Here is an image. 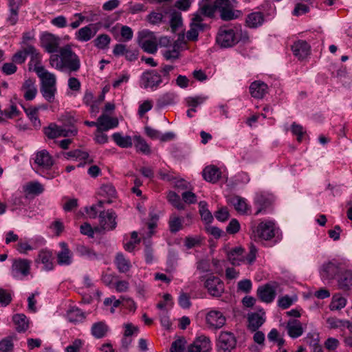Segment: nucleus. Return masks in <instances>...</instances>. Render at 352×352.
I'll use <instances>...</instances> for the list:
<instances>
[{
	"instance_id": "obj_12",
	"label": "nucleus",
	"mask_w": 352,
	"mask_h": 352,
	"mask_svg": "<svg viewBox=\"0 0 352 352\" xmlns=\"http://www.w3.org/2000/svg\"><path fill=\"white\" fill-rule=\"evenodd\" d=\"M100 230H113L116 228L117 215L113 210H104L98 216Z\"/></svg>"
},
{
	"instance_id": "obj_11",
	"label": "nucleus",
	"mask_w": 352,
	"mask_h": 352,
	"mask_svg": "<svg viewBox=\"0 0 352 352\" xmlns=\"http://www.w3.org/2000/svg\"><path fill=\"white\" fill-rule=\"evenodd\" d=\"M28 56L31 57V61L34 63V66L38 65L40 55L32 45H28L23 50L16 52L13 56L12 60L16 63L21 64L25 60Z\"/></svg>"
},
{
	"instance_id": "obj_63",
	"label": "nucleus",
	"mask_w": 352,
	"mask_h": 352,
	"mask_svg": "<svg viewBox=\"0 0 352 352\" xmlns=\"http://www.w3.org/2000/svg\"><path fill=\"white\" fill-rule=\"evenodd\" d=\"M75 153V159L76 160H82L85 161V163H91L93 160L90 159L88 153L85 151H82L81 150H74Z\"/></svg>"
},
{
	"instance_id": "obj_26",
	"label": "nucleus",
	"mask_w": 352,
	"mask_h": 352,
	"mask_svg": "<svg viewBox=\"0 0 352 352\" xmlns=\"http://www.w3.org/2000/svg\"><path fill=\"white\" fill-rule=\"evenodd\" d=\"M23 92V97L26 100H33L37 94V88L35 79H26L21 88Z\"/></svg>"
},
{
	"instance_id": "obj_18",
	"label": "nucleus",
	"mask_w": 352,
	"mask_h": 352,
	"mask_svg": "<svg viewBox=\"0 0 352 352\" xmlns=\"http://www.w3.org/2000/svg\"><path fill=\"white\" fill-rule=\"evenodd\" d=\"M210 350V340L204 336L197 338L188 348V352H209Z\"/></svg>"
},
{
	"instance_id": "obj_40",
	"label": "nucleus",
	"mask_w": 352,
	"mask_h": 352,
	"mask_svg": "<svg viewBox=\"0 0 352 352\" xmlns=\"http://www.w3.org/2000/svg\"><path fill=\"white\" fill-rule=\"evenodd\" d=\"M346 305V299L339 294H334L329 305L331 311H338L344 308Z\"/></svg>"
},
{
	"instance_id": "obj_21",
	"label": "nucleus",
	"mask_w": 352,
	"mask_h": 352,
	"mask_svg": "<svg viewBox=\"0 0 352 352\" xmlns=\"http://www.w3.org/2000/svg\"><path fill=\"white\" fill-rule=\"evenodd\" d=\"M286 330L289 337L297 338L301 336L304 333L305 327L297 319H290L286 324Z\"/></svg>"
},
{
	"instance_id": "obj_5",
	"label": "nucleus",
	"mask_w": 352,
	"mask_h": 352,
	"mask_svg": "<svg viewBox=\"0 0 352 352\" xmlns=\"http://www.w3.org/2000/svg\"><path fill=\"white\" fill-rule=\"evenodd\" d=\"M252 233L255 240H270L275 235L274 223L272 221L261 222L252 228Z\"/></svg>"
},
{
	"instance_id": "obj_43",
	"label": "nucleus",
	"mask_w": 352,
	"mask_h": 352,
	"mask_svg": "<svg viewBox=\"0 0 352 352\" xmlns=\"http://www.w3.org/2000/svg\"><path fill=\"white\" fill-rule=\"evenodd\" d=\"M108 331L107 325L103 322L94 323L91 327V333L96 338L104 337Z\"/></svg>"
},
{
	"instance_id": "obj_38",
	"label": "nucleus",
	"mask_w": 352,
	"mask_h": 352,
	"mask_svg": "<svg viewBox=\"0 0 352 352\" xmlns=\"http://www.w3.org/2000/svg\"><path fill=\"white\" fill-rule=\"evenodd\" d=\"M12 320L16 326V329L19 332L25 331L28 328V320L27 317L23 314H17L13 316Z\"/></svg>"
},
{
	"instance_id": "obj_3",
	"label": "nucleus",
	"mask_w": 352,
	"mask_h": 352,
	"mask_svg": "<svg viewBox=\"0 0 352 352\" xmlns=\"http://www.w3.org/2000/svg\"><path fill=\"white\" fill-rule=\"evenodd\" d=\"M63 58V69H67L71 72H76L80 67V60L78 55L72 51L69 45L64 46L59 50Z\"/></svg>"
},
{
	"instance_id": "obj_57",
	"label": "nucleus",
	"mask_w": 352,
	"mask_h": 352,
	"mask_svg": "<svg viewBox=\"0 0 352 352\" xmlns=\"http://www.w3.org/2000/svg\"><path fill=\"white\" fill-rule=\"evenodd\" d=\"M309 7L307 4L298 2L296 3L294 8L292 11V14L296 16H299L302 14L309 12Z\"/></svg>"
},
{
	"instance_id": "obj_61",
	"label": "nucleus",
	"mask_w": 352,
	"mask_h": 352,
	"mask_svg": "<svg viewBox=\"0 0 352 352\" xmlns=\"http://www.w3.org/2000/svg\"><path fill=\"white\" fill-rule=\"evenodd\" d=\"M103 130H101L100 128L96 129L95 132L94 140L98 144H105L108 142V136L107 135L102 133Z\"/></svg>"
},
{
	"instance_id": "obj_62",
	"label": "nucleus",
	"mask_w": 352,
	"mask_h": 352,
	"mask_svg": "<svg viewBox=\"0 0 352 352\" xmlns=\"http://www.w3.org/2000/svg\"><path fill=\"white\" fill-rule=\"evenodd\" d=\"M120 34L124 41H129L132 39L133 32L132 29L126 25H122L120 30Z\"/></svg>"
},
{
	"instance_id": "obj_56",
	"label": "nucleus",
	"mask_w": 352,
	"mask_h": 352,
	"mask_svg": "<svg viewBox=\"0 0 352 352\" xmlns=\"http://www.w3.org/2000/svg\"><path fill=\"white\" fill-rule=\"evenodd\" d=\"M80 232L82 234L87 235L89 237H91V238L94 237V234L95 232H97L100 231V227H96L94 228H92L91 225L88 223H84L83 224H82L80 226Z\"/></svg>"
},
{
	"instance_id": "obj_2",
	"label": "nucleus",
	"mask_w": 352,
	"mask_h": 352,
	"mask_svg": "<svg viewBox=\"0 0 352 352\" xmlns=\"http://www.w3.org/2000/svg\"><path fill=\"white\" fill-rule=\"evenodd\" d=\"M257 248L251 245L248 254L245 256V250L241 246L230 249L227 253V258L232 265H240L242 263L252 265L256 260Z\"/></svg>"
},
{
	"instance_id": "obj_27",
	"label": "nucleus",
	"mask_w": 352,
	"mask_h": 352,
	"mask_svg": "<svg viewBox=\"0 0 352 352\" xmlns=\"http://www.w3.org/2000/svg\"><path fill=\"white\" fill-rule=\"evenodd\" d=\"M257 295L261 301L269 303L275 298L276 289L272 285L266 284L258 288Z\"/></svg>"
},
{
	"instance_id": "obj_37",
	"label": "nucleus",
	"mask_w": 352,
	"mask_h": 352,
	"mask_svg": "<svg viewBox=\"0 0 352 352\" xmlns=\"http://www.w3.org/2000/svg\"><path fill=\"white\" fill-rule=\"evenodd\" d=\"M112 138L116 144L121 148H129L133 145L132 138L129 135H122L120 133H115Z\"/></svg>"
},
{
	"instance_id": "obj_6",
	"label": "nucleus",
	"mask_w": 352,
	"mask_h": 352,
	"mask_svg": "<svg viewBox=\"0 0 352 352\" xmlns=\"http://www.w3.org/2000/svg\"><path fill=\"white\" fill-rule=\"evenodd\" d=\"M44 133L50 139H54L58 137H70L75 136L78 133V130L74 126L69 129L65 126H58L55 124H50L44 129Z\"/></svg>"
},
{
	"instance_id": "obj_60",
	"label": "nucleus",
	"mask_w": 352,
	"mask_h": 352,
	"mask_svg": "<svg viewBox=\"0 0 352 352\" xmlns=\"http://www.w3.org/2000/svg\"><path fill=\"white\" fill-rule=\"evenodd\" d=\"M292 132L294 135H297V140L298 142L302 141V135L305 133V131L303 129V127L294 122L291 126Z\"/></svg>"
},
{
	"instance_id": "obj_19",
	"label": "nucleus",
	"mask_w": 352,
	"mask_h": 352,
	"mask_svg": "<svg viewBox=\"0 0 352 352\" xmlns=\"http://www.w3.org/2000/svg\"><path fill=\"white\" fill-rule=\"evenodd\" d=\"M34 164L43 169H50L54 164L52 157L46 150L38 151L34 158Z\"/></svg>"
},
{
	"instance_id": "obj_48",
	"label": "nucleus",
	"mask_w": 352,
	"mask_h": 352,
	"mask_svg": "<svg viewBox=\"0 0 352 352\" xmlns=\"http://www.w3.org/2000/svg\"><path fill=\"white\" fill-rule=\"evenodd\" d=\"M135 146L138 151L145 155H149L151 152L149 145L140 136H135Z\"/></svg>"
},
{
	"instance_id": "obj_9",
	"label": "nucleus",
	"mask_w": 352,
	"mask_h": 352,
	"mask_svg": "<svg viewBox=\"0 0 352 352\" xmlns=\"http://www.w3.org/2000/svg\"><path fill=\"white\" fill-rule=\"evenodd\" d=\"M217 43L223 47H230L239 42L238 32L233 29H221L217 36Z\"/></svg>"
},
{
	"instance_id": "obj_23",
	"label": "nucleus",
	"mask_w": 352,
	"mask_h": 352,
	"mask_svg": "<svg viewBox=\"0 0 352 352\" xmlns=\"http://www.w3.org/2000/svg\"><path fill=\"white\" fill-rule=\"evenodd\" d=\"M203 19L199 14H196L192 19L190 29L186 33V37L188 40L195 41L198 37L199 30L203 29L204 25L201 23Z\"/></svg>"
},
{
	"instance_id": "obj_20",
	"label": "nucleus",
	"mask_w": 352,
	"mask_h": 352,
	"mask_svg": "<svg viewBox=\"0 0 352 352\" xmlns=\"http://www.w3.org/2000/svg\"><path fill=\"white\" fill-rule=\"evenodd\" d=\"M264 22V14L259 11H255L248 14L245 20V26L251 29H256L261 27Z\"/></svg>"
},
{
	"instance_id": "obj_34",
	"label": "nucleus",
	"mask_w": 352,
	"mask_h": 352,
	"mask_svg": "<svg viewBox=\"0 0 352 352\" xmlns=\"http://www.w3.org/2000/svg\"><path fill=\"white\" fill-rule=\"evenodd\" d=\"M271 204L272 199L270 197L263 193L257 194L254 199V204L257 207V210L255 212V214L257 215L259 213L262 212L267 208H268L271 205Z\"/></svg>"
},
{
	"instance_id": "obj_32",
	"label": "nucleus",
	"mask_w": 352,
	"mask_h": 352,
	"mask_svg": "<svg viewBox=\"0 0 352 352\" xmlns=\"http://www.w3.org/2000/svg\"><path fill=\"white\" fill-rule=\"evenodd\" d=\"M114 263L118 272L120 273L128 272L132 267L129 259L126 258L121 252L116 254Z\"/></svg>"
},
{
	"instance_id": "obj_22",
	"label": "nucleus",
	"mask_w": 352,
	"mask_h": 352,
	"mask_svg": "<svg viewBox=\"0 0 352 352\" xmlns=\"http://www.w3.org/2000/svg\"><path fill=\"white\" fill-rule=\"evenodd\" d=\"M340 272L339 263L336 261H329L322 265L321 275L324 279L332 280Z\"/></svg>"
},
{
	"instance_id": "obj_25",
	"label": "nucleus",
	"mask_w": 352,
	"mask_h": 352,
	"mask_svg": "<svg viewBox=\"0 0 352 352\" xmlns=\"http://www.w3.org/2000/svg\"><path fill=\"white\" fill-rule=\"evenodd\" d=\"M292 50L296 57L299 60H303L309 56L310 46L306 41L299 40L293 44Z\"/></svg>"
},
{
	"instance_id": "obj_31",
	"label": "nucleus",
	"mask_w": 352,
	"mask_h": 352,
	"mask_svg": "<svg viewBox=\"0 0 352 352\" xmlns=\"http://www.w3.org/2000/svg\"><path fill=\"white\" fill-rule=\"evenodd\" d=\"M98 124L101 130L108 131L118 126V120L103 113L98 118Z\"/></svg>"
},
{
	"instance_id": "obj_14",
	"label": "nucleus",
	"mask_w": 352,
	"mask_h": 352,
	"mask_svg": "<svg viewBox=\"0 0 352 352\" xmlns=\"http://www.w3.org/2000/svg\"><path fill=\"white\" fill-rule=\"evenodd\" d=\"M34 71L41 79V87H56V78L54 74L49 72L39 65H35Z\"/></svg>"
},
{
	"instance_id": "obj_7",
	"label": "nucleus",
	"mask_w": 352,
	"mask_h": 352,
	"mask_svg": "<svg viewBox=\"0 0 352 352\" xmlns=\"http://www.w3.org/2000/svg\"><path fill=\"white\" fill-rule=\"evenodd\" d=\"M139 44L147 53L155 54L157 50V40L151 32L142 31L140 33Z\"/></svg>"
},
{
	"instance_id": "obj_44",
	"label": "nucleus",
	"mask_w": 352,
	"mask_h": 352,
	"mask_svg": "<svg viewBox=\"0 0 352 352\" xmlns=\"http://www.w3.org/2000/svg\"><path fill=\"white\" fill-rule=\"evenodd\" d=\"M24 190L29 195H38L44 191V187L38 182H32L24 186Z\"/></svg>"
},
{
	"instance_id": "obj_58",
	"label": "nucleus",
	"mask_w": 352,
	"mask_h": 352,
	"mask_svg": "<svg viewBox=\"0 0 352 352\" xmlns=\"http://www.w3.org/2000/svg\"><path fill=\"white\" fill-rule=\"evenodd\" d=\"M50 64L52 67L55 69L63 71V58L60 55L53 54L50 58Z\"/></svg>"
},
{
	"instance_id": "obj_8",
	"label": "nucleus",
	"mask_w": 352,
	"mask_h": 352,
	"mask_svg": "<svg viewBox=\"0 0 352 352\" xmlns=\"http://www.w3.org/2000/svg\"><path fill=\"white\" fill-rule=\"evenodd\" d=\"M236 345V338L230 331H221L219 333L217 347L219 352H231Z\"/></svg>"
},
{
	"instance_id": "obj_46",
	"label": "nucleus",
	"mask_w": 352,
	"mask_h": 352,
	"mask_svg": "<svg viewBox=\"0 0 352 352\" xmlns=\"http://www.w3.org/2000/svg\"><path fill=\"white\" fill-rule=\"evenodd\" d=\"M168 202L177 210H184L185 205L182 201L180 197L175 192L170 191L167 195Z\"/></svg>"
},
{
	"instance_id": "obj_53",
	"label": "nucleus",
	"mask_w": 352,
	"mask_h": 352,
	"mask_svg": "<svg viewBox=\"0 0 352 352\" xmlns=\"http://www.w3.org/2000/svg\"><path fill=\"white\" fill-rule=\"evenodd\" d=\"M76 251V253L81 256H86L89 258H94L96 257V254L93 252L91 249L82 244L77 245Z\"/></svg>"
},
{
	"instance_id": "obj_49",
	"label": "nucleus",
	"mask_w": 352,
	"mask_h": 352,
	"mask_svg": "<svg viewBox=\"0 0 352 352\" xmlns=\"http://www.w3.org/2000/svg\"><path fill=\"white\" fill-rule=\"evenodd\" d=\"M19 113V111L15 104H12L9 109L0 111V122H3L6 119L16 117Z\"/></svg>"
},
{
	"instance_id": "obj_17",
	"label": "nucleus",
	"mask_w": 352,
	"mask_h": 352,
	"mask_svg": "<svg viewBox=\"0 0 352 352\" xmlns=\"http://www.w3.org/2000/svg\"><path fill=\"white\" fill-rule=\"evenodd\" d=\"M97 31L95 24H89L75 32V38L80 42H87L95 36Z\"/></svg>"
},
{
	"instance_id": "obj_59",
	"label": "nucleus",
	"mask_w": 352,
	"mask_h": 352,
	"mask_svg": "<svg viewBox=\"0 0 352 352\" xmlns=\"http://www.w3.org/2000/svg\"><path fill=\"white\" fill-rule=\"evenodd\" d=\"M12 300L11 294L6 289L0 288V305L7 306Z\"/></svg>"
},
{
	"instance_id": "obj_4",
	"label": "nucleus",
	"mask_w": 352,
	"mask_h": 352,
	"mask_svg": "<svg viewBox=\"0 0 352 352\" xmlns=\"http://www.w3.org/2000/svg\"><path fill=\"white\" fill-rule=\"evenodd\" d=\"M162 76L155 69L144 72L140 78V86L144 89L156 90L162 83Z\"/></svg>"
},
{
	"instance_id": "obj_16",
	"label": "nucleus",
	"mask_w": 352,
	"mask_h": 352,
	"mask_svg": "<svg viewBox=\"0 0 352 352\" xmlns=\"http://www.w3.org/2000/svg\"><path fill=\"white\" fill-rule=\"evenodd\" d=\"M226 317L218 310H211L206 315L207 324L213 329H220L226 324Z\"/></svg>"
},
{
	"instance_id": "obj_54",
	"label": "nucleus",
	"mask_w": 352,
	"mask_h": 352,
	"mask_svg": "<svg viewBox=\"0 0 352 352\" xmlns=\"http://www.w3.org/2000/svg\"><path fill=\"white\" fill-rule=\"evenodd\" d=\"M208 204L206 201H200L199 203V212L201 218L207 223L210 222L213 217L211 212L207 208Z\"/></svg>"
},
{
	"instance_id": "obj_39",
	"label": "nucleus",
	"mask_w": 352,
	"mask_h": 352,
	"mask_svg": "<svg viewBox=\"0 0 352 352\" xmlns=\"http://www.w3.org/2000/svg\"><path fill=\"white\" fill-rule=\"evenodd\" d=\"M67 318L71 322H81L85 318V314L77 307H72L67 311Z\"/></svg>"
},
{
	"instance_id": "obj_1",
	"label": "nucleus",
	"mask_w": 352,
	"mask_h": 352,
	"mask_svg": "<svg viewBox=\"0 0 352 352\" xmlns=\"http://www.w3.org/2000/svg\"><path fill=\"white\" fill-rule=\"evenodd\" d=\"M237 4V0H201L199 12L206 16L213 17L217 11L221 20L230 21L243 16L241 10L235 9Z\"/></svg>"
},
{
	"instance_id": "obj_33",
	"label": "nucleus",
	"mask_w": 352,
	"mask_h": 352,
	"mask_svg": "<svg viewBox=\"0 0 352 352\" xmlns=\"http://www.w3.org/2000/svg\"><path fill=\"white\" fill-rule=\"evenodd\" d=\"M220 170L215 166H206L202 173L204 179L211 183L217 182L221 177Z\"/></svg>"
},
{
	"instance_id": "obj_51",
	"label": "nucleus",
	"mask_w": 352,
	"mask_h": 352,
	"mask_svg": "<svg viewBox=\"0 0 352 352\" xmlns=\"http://www.w3.org/2000/svg\"><path fill=\"white\" fill-rule=\"evenodd\" d=\"M179 40L178 39L177 41H175L172 50H168L164 52L163 56L166 60H175L179 58Z\"/></svg>"
},
{
	"instance_id": "obj_28",
	"label": "nucleus",
	"mask_w": 352,
	"mask_h": 352,
	"mask_svg": "<svg viewBox=\"0 0 352 352\" xmlns=\"http://www.w3.org/2000/svg\"><path fill=\"white\" fill-rule=\"evenodd\" d=\"M250 92L252 97L261 99L268 92V86L262 81L256 80L250 85Z\"/></svg>"
},
{
	"instance_id": "obj_13",
	"label": "nucleus",
	"mask_w": 352,
	"mask_h": 352,
	"mask_svg": "<svg viewBox=\"0 0 352 352\" xmlns=\"http://www.w3.org/2000/svg\"><path fill=\"white\" fill-rule=\"evenodd\" d=\"M208 293L214 297H219L224 292L223 282L218 277L210 276L205 282Z\"/></svg>"
},
{
	"instance_id": "obj_52",
	"label": "nucleus",
	"mask_w": 352,
	"mask_h": 352,
	"mask_svg": "<svg viewBox=\"0 0 352 352\" xmlns=\"http://www.w3.org/2000/svg\"><path fill=\"white\" fill-rule=\"evenodd\" d=\"M169 224V228L170 231L171 232H177L182 228V219L175 215V214H173L169 219L168 221Z\"/></svg>"
},
{
	"instance_id": "obj_36",
	"label": "nucleus",
	"mask_w": 352,
	"mask_h": 352,
	"mask_svg": "<svg viewBox=\"0 0 352 352\" xmlns=\"http://www.w3.org/2000/svg\"><path fill=\"white\" fill-rule=\"evenodd\" d=\"M338 285L340 288L347 290L352 287V272L346 270L341 273L338 278Z\"/></svg>"
},
{
	"instance_id": "obj_10",
	"label": "nucleus",
	"mask_w": 352,
	"mask_h": 352,
	"mask_svg": "<svg viewBox=\"0 0 352 352\" xmlns=\"http://www.w3.org/2000/svg\"><path fill=\"white\" fill-rule=\"evenodd\" d=\"M31 262L27 259H15L12 265L11 274L13 277L22 279L27 276L30 272Z\"/></svg>"
},
{
	"instance_id": "obj_50",
	"label": "nucleus",
	"mask_w": 352,
	"mask_h": 352,
	"mask_svg": "<svg viewBox=\"0 0 352 352\" xmlns=\"http://www.w3.org/2000/svg\"><path fill=\"white\" fill-rule=\"evenodd\" d=\"M41 93L43 97L49 102H53L56 93V87H41Z\"/></svg>"
},
{
	"instance_id": "obj_45",
	"label": "nucleus",
	"mask_w": 352,
	"mask_h": 352,
	"mask_svg": "<svg viewBox=\"0 0 352 352\" xmlns=\"http://www.w3.org/2000/svg\"><path fill=\"white\" fill-rule=\"evenodd\" d=\"M105 203L104 201H98L95 205L86 208V212L89 218L96 219L100 212H103V204Z\"/></svg>"
},
{
	"instance_id": "obj_47",
	"label": "nucleus",
	"mask_w": 352,
	"mask_h": 352,
	"mask_svg": "<svg viewBox=\"0 0 352 352\" xmlns=\"http://www.w3.org/2000/svg\"><path fill=\"white\" fill-rule=\"evenodd\" d=\"M111 42V38L109 35L105 34H102L98 35L94 40V45L100 49L104 50L109 47V45Z\"/></svg>"
},
{
	"instance_id": "obj_24",
	"label": "nucleus",
	"mask_w": 352,
	"mask_h": 352,
	"mask_svg": "<svg viewBox=\"0 0 352 352\" xmlns=\"http://www.w3.org/2000/svg\"><path fill=\"white\" fill-rule=\"evenodd\" d=\"M326 322L328 328L330 329H340L341 331H344L347 329L350 332H352V323L350 320L329 317Z\"/></svg>"
},
{
	"instance_id": "obj_64",
	"label": "nucleus",
	"mask_w": 352,
	"mask_h": 352,
	"mask_svg": "<svg viewBox=\"0 0 352 352\" xmlns=\"http://www.w3.org/2000/svg\"><path fill=\"white\" fill-rule=\"evenodd\" d=\"M175 98V95L173 93L168 92L163 94L159 99V102L162 105H167L171 104Z\"/></svg>"
},
{
	"instance_id": "obj_35",
	"label": "nucleus",
	"mask_w": 352,
	"mask_h": 352,
	"mask_svg": "<svg viewBox=\"0 0 352 352\" xmlns=\"http://www.w3.org/2000/svg\"><path fill=\"white\" fill-rule=\"evenodd\" d=\"M264 313H252L248 315V328L252 331H256L265 322Z\"/></svg>"
},
{
	"instance_id": "obj_15",
	"label": "nucleus",
	"mask_w": 352,
	"mask_h": 352,
	"mask_svg": "<svg viewBox=\"0 0 352 352\" xmlns=\"http://www.w3.org/2000/svg\"><path fill=\"white\" fill-rule=\"evenodd\" d=\"M60 38L50 33H45L41 36V45L49 53L58 51Z\"/></svg>"
},
{
	"instance_id": "obj_29",
	"label": "nucleus",
	"mask_w": 352,
	"mask_h": 352,
	"mask_svg": "<svg viewBox=\"0 0 352 352\" xmlns=\"http://www.w3.org/2000/svg\"><path fill=\"white\" fill-rule=\"evenodd\" d=\"M228 202L232 205L235 210L239 213L248 214L250 212V207L248 206L244 198L234 195L229 197Z\"/></svg>"
},
{
	"instance_id": "obj_55",
	"label": "nucleus",
	"mask_w": 352,
	"mask_h": 352,
	"mask_svg": "<svg viewBox=\"0 0 352 352\" xmlns=\"http://www.w3.org/2000/svg\"><path fill=\"white\" fill-rule=\"evenodd\" d=\"M186 340L184 338H179L175 340L170 346V352H183L185 349Z\"/></svg>"
},
{
	"instance_id": "obj_42",
	"label": "nucleus",
	"mask_w": 352,
	"mask_h": 352,
	"mask_svg": "<svg viewBox=\"0 0 352 352\" xmlns=\"http://www.w3.org/2000/svg\"><path fill=\"white\" fill-rule=\"evenodd\" d=\"M39 261L44 265L46 270H51L53 269V263L52 262V254L47 250H41L38 254Z\"/></svg>"
},
{
	"instance_id": "obj_41",
	"label": "nucleus",
	"mask_w": 352,
	"mask_h": 352,
	"mask_svg": "<svg viewBox=\"0 0 352 352\" xmlns=\"http://www.w3.org/2000/svg\"><path fill=\"white\" fill-rule=\"evenodd\" d=\"M99 194L100 196L109 198V200L105 202L111 204L112 201L110 199L116 197V190L111 184H106L102 185L100 188Z\"/></svg>"
},
{
	"instance_id": "obj_30",
	"label": "nucleus",
	"mask_w": 352,
	"mask_h": 352,
	"mask_svg": "<svg viewBox=\"0 0 352 352\" xmlns=\"http://www.w3.org/2000/svg\"><path fill=\"white\" fill-rule=\"evenodd\" d=\"M61 250L57 254V262L60 265H69L72 262V252L65 242L60 243Z\"/></svg>"
}]
</instances>
